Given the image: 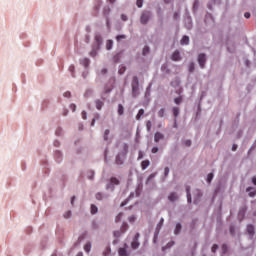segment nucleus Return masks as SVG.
Instances as JSON below:
<instances>
[{
	"instance_id": "f257e3e1",
	"label": "nucleus",
	"mask_w": 256,
	"mask_h": 256,
	"mask_svg": "<svg viewBox=\"0 0 256 256\" xmlns=\"http://www.w3.org/2000/svg\"><path fill=\"white\" fill-rule=\"evenodd\" d=\"M149 19H151V12H143L140 17V23H142V25H147V23H149Z\"/></svg>"
},
{
	"instance_id": "f03ea898",
	"label": "nucleus",
	"mask_w": 256,
	"mask_h": 256,
	"mask_svg": "<svg viewBox=\"0 0 256 256\" xmlns=\"http://www.w3.org/2000/svg\"><path fill=\"white\" fill-rule=\"evenodd\" d=\"M119 183V179L111 177L109 183L106 185V189H111V191H113V189H115V185H119Z\"/></svg>"
},
{
	"instance_id": "7ed1b4c3",
	"label": "nucleus",
	"mask_w": 256,
	"mask_h": 256,
	"mask_svg": "<svg viewBox=\"0 0 256 256\" xmlns=\"http://www.w3.org/2000/svg\"><path fill=\"white\" fill-rule=\"evenodd\" d=\"M207 62V56L205 54H199L198 56V63L201 67V69L205 68V63Z\"/></svg>"
},
{
	"instance_id": "20e7f679",
	"label": "nucleus",
	"mask_w": 256,
	"mask_h": 256,
	"mask_svg": "<svg viewBox=\"0 0 256 256\" xmlns=\"http://www.w3.org/2000/svg\"><path fill=\"white\" fill-rule=\"evenodd\" d=\"M139 237H140V234L139 233H136V235L134 236V239L133 241L131 242V248L132 249H138L139 247Z\"/></svg>"
},
{
	"instance_id": "39448f33",
	"label": "nucleus",
	"mask_w": 256,
	"mask_h": 256,
	"mask_svg": "<svg viewBox=\"0 0 256 256\" xmlns=\"http://www.w3.org/2000/svg\"><path fill=\"white\" fill-rule=\"evenodd\" d=\"M246 231L250 236V239H253V237H255V226H253V224H248Z\"/></svg>"
},
{
	"instance_id": "423d86ee",
	"label": "nucleus",
	"mask_w": 256,
	"mask_h": 256,
	"mask_svg": "<svg viewBox=\"0 0 256 256\" xmlns=\"http://www.w3.org/2000/svg\"><path fill=\"white\" fill-rule=\"evenodd\" d=\"M129 246L127 244H124V247L118 249V255L119 256H129V252H127V248Z\"/></svg>"
},
{
	"instance_id": "0eeeda50",
	"label": "nucleus",
	"mask_w": 256,
	"mask_h": 256,
	"mask_svg": "<svg viewBox=\"0 0 256 256\" xmlns=\"http://www.w3.org/2000/svg\"><path fill=\"white\" fill-rule=\"evenodd\" d=\"M165 139V136L161 132H156L154 134V141L155 143H159L161 140Z\"/></svg>"
},
{
	"instance_id": "6e6552de",
	"label": "nucleus",
	"mask_w": 256,
	"mask_h": 256,
	"mask_svg": "<svg viewBox=\"0 0 256 256\" xmlns=\"http://www.w3.org/2000/svg\"><path fill=\"white\" fill-rule=\"evenodd\" d=\"M171 59L172 61H181V54L179 53V50L173 52Z\"/></svg>"
},
{
	"instance_id": "1a4fd4ad",
	"label": "nucleus",
	"mask_w": 256,
	"mask_h": 256,
	"mask_svg": "<svg viewBox=\"0 0 256 256\" xmlns=\"http://www.w3.org/2000/svg\"><path fill=\"white\" fill-rule=\"evenodd\" d=\"M177 199H179V196L175 192L170 193L168 196V200L171 202L177 201Z\"/></svg>"
},
{
	"instance_id": "9d476101",
	"label": "nucleus",
	"mask_w": 256,
	"mask_h": 256,
	"mask_svg": "<svg viewBox=\"0 0 256 256\" xmlns=\"http://www.w3.org/2000/svg\"><path fill=\"white\" fill-rule=\"evenodd\" d=\"M139 96V86H132V97H138Z\"/></svg>"
},
{
	"instance_id": "9b49d317",
	"label": "nucleus",
	"mask_w": 256,
	"mask_h": 256,
	"mask_svg": "<svg viewBox=\"0 0 256 256\" xmlns=\"http://www.w3.org/2000/svg\"><path fill=\"white\" fill-rule=\"evenodd\" d=\"M149 165H151V162H149V160H143L141 163V169L143 171H145V169H147V167H149Z\"/></svg>"
},
{
	"instance_id": "f8f14e48",
	"label": "nucleus",
	"mask_w": 256,
	"mask_h": 256,
	"mask_svg": "<svg viewBox=\"0 0 256 256\" xmlns=\"http://www.w3.org/2000/svg\"><path fill=\"white\" fill-rule=\"evenodd\" d=\"M247 193H249V197H255L256 196V191L253 189V187H248L246 189Z\"/></svg>"
},
{
	"instance_id": "ddd939ff",
	"label": "nucleus",
	"mask_w": 256,
	"mask_h": 256,
	"mask_svg": "<svg viewBox=\"0 0 256 256\" xmlns=\"http://www.w3.org/2000/svg\"><path fill=\"white\" fill-rule=\"evenodd\" d=\"M131 87H139V78L137 76H134L132 78V84Z\"/></svg>"
},
{
	"instance_id": "4468645a",
	"label": "nucleus",
	"mask_w": 256,
	"mask_h": 256,
	"mask_svg": "<svg viewBox=\"0 0 256 256\" xmlns=\"http://www.w3.org/2000/svg\"><path fill=\"white\" fill-rule=\"evenodd\" d=\"M80 63H81V65H83V67H89V63H90V61H89V58H83L82 60H80Z\"/></svg>"
},
{
	"instance_id": "2eb2a0df",
	"label": "nucleus",
	"mask_w": 256,
	"mask_h": 256,
	"mask_svg": "<svg viewBox=\"0 0 256 256\" xmlns=\"http://www.w3.org/2000/svg\"><path fill=\"white\" fill-rule=\"evenodd\" d=\"M180 43L181 45H189V36H183Z\"/></svg>"
},
{
	"instance_id": "dca6fc26",
	"label": "nucleus",
	"mask_w": 256,
	"mask_h": 256,
	"mask_svg": "<svg viewBox=\"0 0 256 256\" xmlns=\"http://www.w3.org/2000/svg\"><path fill=\"white\" fill-rule=\"evenodd\" d=\"M95 103H96V109H98V111H101V109L103 108V105H104L103 101L96 100Z\"/></svg>"
},
{
	"instance_id": "f3484780",
	"label": "nucleus",
	"mask_w": 256,
	"mask_h": 256,
	"mask_svg": "<svg viewBox=\"0 0 256 256\" xmlns=\"http://www.w3.org/2000/svg\"><path fill=\"white\" fill-rule=\"evenodd\" d=\"M106 49L108 51H111V49H113V40H107V42H106Z\"/></svg>"
},
{
	"instance_id": "a211bd4d",
	"label": "nucleus",
	"mask_w": 256,
	"mask_h": 256,
	"mask_svg": "<svg viewBox=\"0 0 256 256\" xmlns=\"http://www.w3.org/2000/svg\"><path fill=\"white\" fill-rule=\"evenodd\" d=\"M181 228H182L181 223H177L174 230L175 235H179V233H181Z\"/></svg>"
},
{
	"instance_id": "6ab92c4d",
	"label": "nucleus",
	"mask_w": 256,
	"mask_h": 256,
	"mask_svg": "<svg viewBox=\"0 0 256 256\" xmlns=\"http://www.w3.org/2000/svg\"><path fill=\"white\" fill-rule=\"evenodd\" d=\"M143 115H145V110L144 109H140L138 111V114L136 115L137 121H139L141 119V117H143Z\"/></svg>"
},
{
	"instance_id": "aec40b11",
	"label": "nucleus",
	"mask_w": 256,
	"mask_h": 256,
	"mask_svg": "<svg viewBox=\"0 0 256 256\" xmlns=\"http://www.w3.org/2000/svg\"><path fill=\"white\" fill-rule=\"evenodd\" d=\"M172 113H173L175 119H177V117H179V107H173Z\"/></svg>"
},
{
	"instance_id": "412c9836",
	"label": "nucleus",
	"mask_w": 256,
	"mask_h": 256,
	"mask_svg": "<svg viewBox=\"0 0 256 256\" xmlns=\"http://www.w3.org/2000/svg\"><path fill=\"white\" fill-rule=\"evenodd\" d=\"M128 229H129V225L124 222V223L122 224L121 228H120V231H121L122 233H125Z\"/></svg>"
},
{
	"instance_id": "4be33fe9",
	"label": "nucleus",
	"mask_w": 256,
	"mask_h": 256,
	"mask_svg": "<svg viewBox=\"0 0 256 256\" xmlns=\"http://www.w3.org/2000/svg\"><path fill=\"white\" fill-rule=\"evenodd\" d=\"M186 193H187V201H188V203H191V188L190 187L186 188Z\"/></svg>"
},
{
	"instance_id": "5701e85b",
	"label": "nucleus",
	"mask_w": 256,
	"mask_h": 256,
	"mask_svg": "<svg viewBox=\"0 0 256 256\" xmlns=\"http://www.w3.org/2000/svg\"><path fill=\"white\" fill-rule=\"evenodd\" d=\"M111 133V131L109 129H106L104 131V141H109V134Z\"/></svg>"
},
{
	"instance_id": "b1692460",
	"label": "nucleus",
	"mask_w": 256,
	"mask_h": 256,
	"mask_svg": "<svg viewBox=\"0 0 256 256\" xmlns=\"http://www.w3.org/2000/svg\"><path fill=\"white\" fill-rule=\"evenodd\" d=\"M175 245V242H168L166 246L162 247V250L165 251V249H171Z\"/></svg>"
},
{
	"instance_id": "393cba45",
	"label": "nucleus",
	"mask_w": 256,
	"mask_h": 256,
	"mask_svg": "<svg viewBox=\"0 0 256 256\" xmlns=\"http://www.w3.org/2000/svg\"><path fill=\"white\" fill-rule=\"evenodd\" d=\"M84 251H86V253H89V251H91V243L88 242L84 245Z\"/></svg>"
},
{
	"instance_id": "a878e982",
	"label": "nucleus",
	"mask_w": 256,
	"mask_h": 256,
	"mask_svg": "<svg viewBox=\"0 0 256 256\" xmlns=\"http://www.w3.org/2000/svg\"><path fill=\"white\" fill-rule=\"evenodd\" d=\"M125 112V108L119 104L118 105V115H123V113Z\"/></svg>"
},
{
	"instance_id": "bb28decb",
	"label": "nucleus",
	"mask_w": 256,
	"mask_h": 256,
	"mask_svg": "<svg viewBox=\"0 0 256 256\" xmlns=\"http://www.w3.org/2000/svg\"><path fill=\"white\" fill-rule=\"evenodd\" d=\"M183 102V98L182 97H177L174 99V103L176 105H181V103Z\"/></svg>"
},
{
	"instance_id": "cd10ccee",
	"label": "nucleus",
	"mask_w": 256,
	"mask_h": 256,
	"mask_svg": "<svg viewBox=\"0 0 256 256\" xmlns=\"http://www.w3.org/2000/svg\"><path fill=\"white\" fill-rule=\"evenodd\" d=\"M158 117H165V109L164 108H161L159 111H158Z\"/></svg>"
},
{
	"instance_id": "c85d7f7f",
	"label": "nucleus",
	"mask_w": 256,
	"mask_h": 256,
	"mask_svg": "<svg viewBox=\"0 0 256 256\" xmlns=\"http://www.w3.org/2000/svg\"><path fill=\"white\" fill-rule=\"evenodd\" d=\"M97 211H98V208H97V206H95V205H91V213H92V215H95V213H97Z\"/></svg>"
},
{
	"instance_id": "c756f323",
	"label": "nucleus",
	"mask_w": 256,
	"mask_h": 256,
	"mask_svg": "<svg viewBox=\"0 0 256 256\" xmlns=\"http://www.w3.org/2000/svg\"><path fill=\"white\" fill-rule=\"evenodd\" d=\"M123 235V232L121 230L114 231V237H121Z\"/></svg>"
},
{
	"instance_id": "7c9ffc66",
	"label": "nucleus",
	"mask_w": 256,
	"mask_h": 256,
	"mask_svg": "<svg viewBox=\"0 0 256 256\" xmlns=\"http://www.w3.org/2000/svg\"><path fill=\"white\" fill-rule=\"evenodd\" d=\"M164 222H165V220L163 218H161L159 223H158V225H157V227H156V229H158V230L161 229V227H163V223Z\"/></svg>"
},
{
	"instance_id": "2f4dec72",
	"label": "nucleus",
	"mask_w": 256,
	"mask_h": 256,
	"mask_svg": "<svg viewBox=\"0 0 256 256\" xmlns=\"http://www.w3.org/2000/svg\"><path fill=\"white\" fill-rule=\"evenodd\" d=\"M123 217V213H119L117 216H116V218H115V222L116 223H119V221H121V218Z\"/></svg>"
},
{
	"instance_id": "473e14b6",
	"label": "nucleus",
	"mask_w": 256,
	"mask_h": 256,
	"mask_svg": "<svg viewBox=\"0 0 256 256\" xmlns=\"http://www.w3.org/2000/svg\"><path fill=\"white\" fill-rule=\"evenodd\" d=\"M116 165H123V160L121 159L120 156L116 157Z\"/></svg>"
},
{
	"instance_id": "72a5a7b5",
	"label": "nucleus",
	"mask_w": 256,
	"mask_h": 256,
	"mask_svg": "<svg viewBox=\"0 0 256 256\" xmlns=\"http://www.w3.org/2000/svg\"><path fill=\"white\" fill-rule=\"evenodd\" d=\"M188 69H189V72H190V73H193V72L195 71V64H194V63H190Z\"/></svg>"
},
{
	"instance_id": "f704fd0d",
	"label": "nucleus",
	"mask_w": 256,
	"mask_h": 256,
	"mask_svg": "<svg viewBox=\"0 0 256 256\" xmlns=\"http://www.w3.org/2000/svg\"><path fill=\"white\" fill-rule=\"evenodd\" d=\"M125 71H127V68L125 66H122L119 70L118 73L119 75H123V73H125Z\"/></svg>"
},
{
	"instance_id": "c9c22d12",
	"label": "nucleus",
	"mask_w": 256,
	"mask_h": 256,
	"mask_svg": "<svg viewBox=\"0 0 256 256\" xmlns=\"http://www.w3.org/2000/svg\"><path fill=\"white\" fill-rule=\"evenodd\" d=\"M218 249H219V245L214 244V245L212 246V248H211V251H212V253H216Z\"/></svg>"
},
{
	"instance_id": "e433bc0d",
	"label": "nucleus",
	"mask_w": 256,
	"mask_h": 256,
	"mask_svg": "<svg viewBox=\"0 0 256 256\" xmlns=\"http://www.w3.org/2000/svg\"><path fill=\"white\" fill-rule=\"evenodd\" d=\"M213 181V173H209L207 176V183H211Z\"/></svg>"
},
{
	"instance_id": "4c0bfd02",
	"label": "nucleus",
	"mask_w": 256,
	"mask_h": 256,
	"mask_svg": "<svg viewBox=\"0 0 256 256\" xmlns=\"http://www.w3.org/2000/svg\"><path fill=\"white\" fill-rule=\"evenodd\" d=\"M121 39H127V36H125V35H118V36H116V40L117 41H121Z\"/></svg>"
},
{
	"instance_id": "58836bf2",
	"label": "nucleus",
	"mask_w": 256,
	"mask_h": 256,
	"mask_svg": "<svg viewBox=\"0 0 256 256\" xmlns=\"http://www.w3.org/2000/svg\"><path fill=\"white\" fill-rule=\"evenodd\" d=\"M112 89H113V86L105 87L104 93H111Z\"/></svg>"
},
{
	"instance_id": "ea45409f",
	"label": "nucleus",
	"mask_w": 256,
	"mask_h": 256,
	"mask_svg": "<svg viewBox=\"0 0 256 256\" xmlns=\"http://www.w3.org/2000/svg\"><path fill=\"white\" fill-rule=\"evenodd\" d=\"M148 53H149V48H148L147 46H145V47L143 48L142 54H143V55H147Z\"/></svg>"
},
{
	"instance_id": "a19ab883",
	"label": "nucleus",
	"mask_w": 256,
	"mask_h": 256,
	"mask_svg": "<svg viewBox=\"0 0 256 256\" xmlns=\"http://www.w3.org/2000/svg\"><path fill=\"white\" fill-rule=\"evenodd\" d=\"M136 5H137V7H139V8L143 7V0H137V1H136Z\"/></svg>"
},
{
	"instance_id": "79ce46f5",
	"label": "nucleus",
	"mask_w": 256,
	"mask_h": 256,
	"mask_svg": "<svg viewBox=\"0 0 256 256\" xmlns=\"http://www.w3.org/2000/svg\"><path fill=\"white\" fill-rule=\"evenodd\" d=\"M96 199H97L98 201H101V200L103 199V194L97 193V194H96Z\"/></svg>"
},
{
	"instance_id": "37998d69",
	"label": "nucleus",
	"mask_w": 256,
	"mask_h": 256,
	"mask_svg": "<svg viewBox=\"0 0 256 256\" xmlns=\"http://www.w3.org/2000/svg\"><path fill=\"white\" fill-rule=\"evenodd\" d=\"M155 175L156 174H150L148 179H147V183H149L152 179H155Z\"/></svg>"
},
{
	"instance_id": "c03bdc74",
	"label": "nucleus",
	"mask_w": 256,
	"mask_h": 256,
	"mask_svg": "<svg viewBox=\"0 0 256 256\" xmlns=\"http://www.w3.org/2000/svg\"><path fill=\"white\" fill-rule=\"evenodd\" d=\"M135 216H130L129 218H128V221L130 222V223H135Z\"/></svg>"
},
{
	"instance_id": "a18cd8bd",
	"label": "nucleus",
	"mask_w": 256,
	"mask_h": 256,
	"mask_svg": "<svg viewBox=\"0 0 256 256\" xmlns=\"http://www.w3.org/2000/svg\"><path fill=\"white\" fill-rule=\"evenodd\" d=\"M70 109H71L73 112H75L76 109H77V105H75V104H70Z\"/></svg>"
},
{
	"instance_id": "49530a36",
	"label": "nucleus",
	"mask_w": 256,
	"mask_h": 256,
	"mask_svg": "<svg viewBox=\"0 0 256 256\" xmlns=\"http://www.w3.org/2000/svg\"><path fill=\"white\" fill-rule=\"evenodd\" d=\"M123 149H124L125 155H127V151H129V146L127 144H124Z\"/></svg>"
},
{
	"instance_id": "de8ad7c7",
	"label": "nucleus",
	"mask_w": 256,
	"mask_h": 256,
	"mask_svg": "<svg viewBox=\"0 0 256 256\" xmlns=\"http://www.w3.org/2000/svg\"><path fill=\"white\" fill-rule=\"evenodd\" d=\"M184 145H186V147H191V140L184 141Z\"/></svg>"
},
{
	"instance_id": "09e8293b",
	"label": "nucleus",
	"mask_w": 256,
	"mask_h": 256,
	"mask_svg": "<svg viewBox=\"0 0 256 256\" xmlns=\"http://www.w3.org/2000/svg\"><path fill=\"white\" fill-rule=\"evenodd\" d=\"M222 251L223 253H227V244L222 245Z\"/></svg>"
},
{
	"instance_id": "8fccbe9b",
	"label": "nucleus",
	"mask_w": 256,
	"mask_h": 256,
	"mask_svg": "<svg viewBox=\"0 0 256 256\" xmlns=\"http://www.w3.org/2000/svg\"><path fill=\"white\" fill-rule=\"evenodd\" d=\"M146 127H147V130H148V131H151V121H148V122L146 123Z\"/></svg>"
},
{
	"instance_id": "3c124183",
	"label": "nucleus",
	"mask_w": 256,
	"mask_h": 256,
	"mask_svg": "<svg viewBox=\"0 0 256 256\" xmlns=\"http://www.w3.org/2000/svg\"><path fill=\"white\" fill-rule=\"evenodd\" d=\"M229 231H230V233H231L232 235H235V227L230 226Z\"/></svg>"
},
{
	"instance_id": "603ef678",
	"label": "nucleus",
	"mask_w": 256,
	"mask_h": 256,
	"mask_svg": "<svg viewBox=\"0 0 256 256\" xmlns=\"http://www.w3.org/2000/svg\"><path fill=\"white\" fill-rule=\"evenodd\" d=\"M164 175H165V177H167V175H169V167H166L164 169Z\"/></svg>"
},
{
	"instance_id": "864d4df0",
	"label": "nucleus",
	"mask_w": 256,
	"mask_h": 256,
	"mask_svg": "<svg viewBox=\"0 0 256 256\" xmlns=\"http://www.w3.org/2000/svg\"><path fill=\"white\" fill-rule=\"evenodd\" d=\"M151 151H152V153H159V148L153 147Z\"/></svg>"
},
{
	"instance_id": "5fc2aeb1",
	"label": "nucleus",
	"mask_w": 256,
	"mask_h": 256,
	"mask_svg": "<svg viewBox=\"0 0 256 256\" xmlns=\"http://www.w3.org/2000/svg\"><path fill=\"white\" fill-rule=\"evenodd\" d=\"M244 17H245L246 19H250V18H251V13L246 12V13L244 14Z\"/></svg>"
},
{
	"instance_id": "6e6d98bb",
	"label": "nucleus",
	"mask_w": 256,
	"mask_h": 256,
	"mask_svg": "<svg viewBox=\"0 0 256 256\" xmlns=\"http://www.w3.org/2000/svg\"><path fill=\"white\" fill-rule=\"evenodd\" d=\"M82 119H87V112L82 111Z\"/></svg>"
},
{
	"instance_id": "4d7b16f0",
	"label": "nucleus",
	"mask_w": 256,
	"mask_h": 256,
	"mask_svg": "<svg viewBox=\"0 0 256 256\" xmlns=\"http://www.w3.org/2000/svg\"><path fill=\"white\" fill-rule=\"evenodd\" d=\"M64 217H65L66 219L69 218V217H71V211L66 212V214L64 215Z\"/></svg>"
},
{
	"instance_id": "13d9d810",
	"label": "nucleus",
	"mask_w": 256,
	"mask_h": 256,
	"mask_svg": "<svg viewBox=\"0 0 256 256\" xmlns=\"http://www.w3.org/2000/svg\"><path fill=\"white\" fill-rule=\"evenodd\" d=\"M64 97H71V92H69V91L65 92Z\"/></svg>"
},
{
	"instance_id": "bf43d9fd",
	"label": "nucleus",
	"mask_w": 256,
	"mask_h": 256,
	"mask_svg": "<svg viewBox=\"0 0 256 256\" xmlns=\"http://www.w3.org/2000/svg\"><path fill=\"white\" fill-rule=\"evenodd\" d=\"M121 19H122V21H127V16L125 14H122Z\"/></svg>"
},
{
	"instance_id": "052dcab7",
	"label": "nucleus",
	"mask_w": 256,
	"mask_h": 256,
	"mask_svg": "<svg viewBox=\"0 0 256 256\" xmlns=\"http://www.w3.org/2000/svg\"><path fill=\"white\" fill-rule=\"evenodd\" d=\"M143 158V152L139 151L138 160Z\"/></svg>"
},
{
	"instance_id": "680f3d73",
	"label": "nucleus",
	"mask_w": 256,
	"mask_h": 256,
	"mask_svg": "<svg viewBox=\"0 0 256 256\" xmlns=\"http://www.w3.org/2000/svg\"><path fill=\"white\" fill-rule=\"evenodd\" d=\"M232 151H237V144H234V145L232 146Z\"/></svg>"
},
{
	"instance_id": "e2e57ef3",
	"label": "nucleus",
	"mask_w": 256,
	"mask_h": 256,
	"mask_svg": "<svg viewBox=\"0 0 256 256\" xmlns=\"http://www.w3.org/2000/svg\"><path fill=\"white\" fill-rule=\"evenodd\" d=\"M178 17H179V13L175 12L174 13V19H178Z\"/></svg>"
},
{
	"instance_id": "0e129e2a",
	"label": "nucleus",
	"mask_w": 256,
	"mask_h": 256,
	"mask_svg": "<svg viewBox=\"0 0 256 256\" xmlns=\"http://www.w3.org/2000/svg\"><path fill=\"white\" fill-rule=\"evenodd\" d=\"M252 183H253V185H256V177L252 178Z\"/></svg>"
},
{
	"instance_id": "69168bd1",
	"label": "nucleus",
	"mask_w": 256,
	"mask_h": 256,
	"mask_svg": "<svg viewBox=\"0 0 256 256\" xmlns=\"http://www.w3.org/2000/svg\"><path fill=\"white\" fill-rule=\"evenodd\" d=\"M90 55H91V57H95V55H97V53L92 51V52L90 53Z\"/></svg>"
},
{
	"instance_id": "338daca9",
	"label": "nucleus",
	"mask_w": 256,
	"mask_h": 256,
	"mask_svg": "<svg viewBox=\"0 0 256 256\" xmlns=\"http://www.w3.org/2000/svg\"><path fill=\"white\" fill-rule=\"evenodd\" d=\"M74 202H75V196H73L71 199V205H73Z\"/></svg>"
},
{
	"instance_id": "774afa93",
	"label": "nucleus",
	"mask_w": 256,
	"mask_h": 256,
	"mask_svg": "<svg viewBox=\"0 0 256 256\" xmlns=\"http://www.w3.org/2000/svg\"><path fill=\"white\" fill-rule=\"evenodd\" d=\"M76 256H83V253L80 252V253H78Z\"/></svg>"
}]
</instances>
